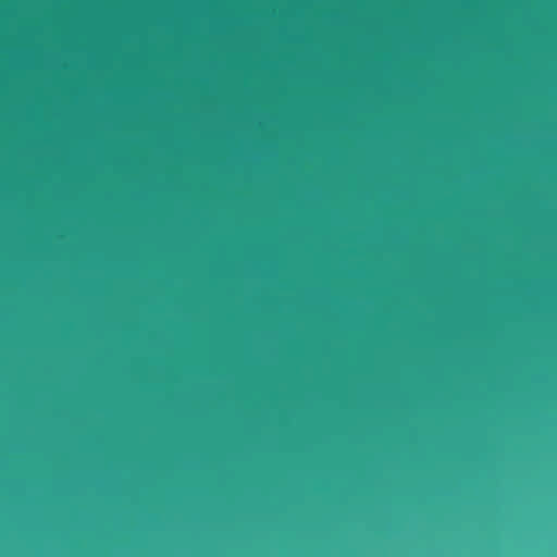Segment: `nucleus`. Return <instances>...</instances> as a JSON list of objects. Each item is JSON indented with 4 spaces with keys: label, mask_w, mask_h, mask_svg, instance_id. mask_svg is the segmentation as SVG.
I'll return each mask as SVG.
<instances>
[{
    "label": "nucleus",
    "mask_w": 557,
    "mask_h": 557,
    "mask_svg": "<svg viewBox=\"0 0 557 557\" xmlns=\"http://www.w3.org/2000/svg\"><path fill=\"white\" fill-rule=\"evenodd\" d=\"M0 216H126L131 256V430H139V211H0Z\"/></svg>",
    "instance_id": "obj_1"
},
{
    "label": "nucleus",
    "mask_w": 557,
    "mask_h": 557,
    "mask_svg": "<svg viewBox=\"0 0 557 557\" xmlns=\"http://www.w3.org/2000/svg\"><path fill=\"white\" fill-rule=\"evenodd\" d=\"M0 209H139V0H129V201L126 205H0Z\"/></svg>",
    "instance_id": "obj_2"
},
{
    "label": "nucleus",
    "mask_w": 557,
    "mask_h": 557,
    "mask_svg": "<svg viewBox=\"0 0 557 557\" xmlns=\"http://www.w3.org/2000/svg\"><path fill=\"white\" fill-rule=\"evenodd\" d=\"M153 216H360V211H141V228Z\"/></svg>",
    "instance_id": "obj_3"
},
{
    "label": "nucleus",
    "mask_w": 557,
    "mask_h": 557,
    "mask_svg": "<svg viewBox=\"0 0 557 557\" xmlns=\"http://www.w3.org/2000/svg\"><path fill=\"white\" fill-rule=\"evenodd\" d=\"M141 209H360V205H151L141 190Z\"/></svg>",
    "instance_id": "obj_4"
},
{
    "label": "nucleus",
    "mask_w": 557,
    "mask_h": 557,
    "mask_svg": "<svg viewBox=\"0 0 557 557\" xmlns=\"http://www.w3.org/2000/svg\"><path fill=\"white\" fill-rule=\"evenodd\" d=\"M140 162H141V163L144 162V159H143V158L140 159Z\"/></svg>",
    "instance_id": "obj_5"
},
{
    "label": "nucleus",
    "mask_w": 557,
    "mask_h": 557,
    "mask_svg": "<svg viewBox=\"0 0 557 557\" xmlns=\"http://www.w3.org/2000/svg\"><path fill=\"white\" fill-rule=\"evenodd\" d=\"M140 243H141V244L144 243V239H143V238L140 239Z\"/></svg>",
    "instance_id": "obj_6"
}]
</instances>
